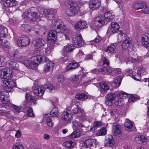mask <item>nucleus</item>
Returning <instances> with one entry per match:
<instances>
[{
	"mask_svg": "<svg viewBox=\"0 0 149 149\" xmlns=\"http://www.w3.org/2000/svg\"><path fill=\"white\" fill-rule=\"evenodd\" d=\"M1 82V85L6 88V91L7 92V93H8L16 85V83L11 80H3Z\"/></svg>",
	"mask_w": 149,
	"mask_h": 149,
	"instance_id": "1",
	"label": "nucleus"
},
{
	"mask_svg": "<svg viewBox=\"0 0 149 149\" xmlns=\"http://www.w3.org/2000/svg\"><path fill=\"white\" fill-rule=\"evenodd\" d=\"M72 42L75 47H80L81 46L84 45L85 43L81 36L79 35L73 36Z\"/></svg>",
	"mask_w": 149,
	"mask_h": 149,
	"instance_id": "2",
	"label": "nucleus"
},
{
	"mask_svg": "<svg viewBox=\"0 0 149 149\" xmlns=\"http://www.w3.org/2000/svg\"><path fill=\"white\" fill-rule=\"evenodd\" d=\"M30 43L29 37L27 36H22L20 37L17 41L19 46L24 47L28 45Z\"/></svg>",
	"mask_w": 149,
	"mask_h": 149,
	"instance_id": "3",
	"label": "nucleus"
},
{
	"mask_svg": "<svg viewBox=\"0 0 149 149\" xmlns=\"http://www.w3.org/2000/svg\"><path fill=\"white\" fill-rule=\"evenodd\" d=\"M22 17L27 18L30 20H36L38 18V15L35 12H30V10H26L22 15Z\"/></svg>",
	"mask_w": 149,
	"mask_h": 149,
	"instance_id": "4",
	"label": "nucleus"
},
{
	"mask_svg": "<svg viewBox=\"0 0 149 149\" xmlns=\"http://www.w3.org/2000/svg\"><path fill=\"white\" fill-rule=\"evenodd\" d=\"M45 43L44 40L41 38L36 39L33 41V44L35 48L38 50H40L42 49Z\"/></svg>",
	"mask_w": 149,
	"mask_h": 149,
	"instance_id": "5",
	"label": "nucleus"
},
{
	"mask_svg": "<svg viewBox=\"0 0 149 149\" xmlns=\"http://www.w3.org/2000/svg\"><path fill=\"white\" fill-rule=\"evenodd\" d=\"M61 119L64 121H69L73 118L72 114L70 110H67L63 111L60 116Z\"/></svg>",
	"mask_w": 149,
	"mask_h": 149,
	"instance_id": "6",
	"label": "nucleus"
},
{
	"mask_svg": "<svg viewBox=\"0 0 149 149\" xmlns=\"http://www.w3.org/2000/svg\"><path fill=\"white\" fill-rule=\"evenodd\" d=\"M45 17L49 20H52L56 13V10L55 9H45L43 12Z\"/></svg>",
	"mask_w": 149,
	"mask_h": 149,
	"instance_id": "7",
	"label": "nucleus"
},
{
	"mask_svg": "<svg viewBox=\"0 0 149 149\" xmlns=\"http://www.w3.org/2000/svg\"><path fill=\"white\" fill-rule=\"evenodd\" d=\"M104 16L100 15L97 17L95 19V24L98 26H102L107 24V22L105 19Z\"/></svg>",
	"mask_w": 149,
	"mask_h": 149,
	"instance_id": "8",
	"label": "nucleus"
},
{
	"mask_svg": "<svg viewBox=\"0 0 149 149\" xmlns=\"http://www.w3.org/2000/svg\"><path fill=\"white\" fill-rule=\"evenodd\" d=\"M78 107H76L72 109L74 115L75 117H80L82 119L84 118L85 117V114L84 111L81 109H78Z\"/></svg>",
	"mask_w": 149,
	"mask_h": 149,
	"instance_id": "9",
	"label": "nucleus"
},
{
	"mask_svg": "<svg viewBox=\"0 0 149 149\" xmlns=\"http://www.w3.org/2000/svg\"><path fill=\"white\" fill-rule=\"evenodd\" d=\"M3 75L0 76L1 78L3 79H9L12 76V70L8 68L4 69L3 70Z\"/></svg>",
	"mask_w": 149,
	"mask_h": 149,
	"instance_id": "10",
	"label": "nucleus"
},
{
	"mask_svg": "<svg viewBox=\"0 0 149 149\" xmlns=\"http://www.w3.org/2000/svg\"><path fill=\"white\" fill-rule=\"evenodd\" d=\"M33 91L34 94L37 95L41 96L42 95L44 92V88L38 85L34 86Z\"/></svg>",
	"mask_w": 149,
	"mask_h": 149,
	"instance_id": "11",
	"label": "nucleus"
},
{
	"mask_svg": "<svg viewBox=\"0 0 149 149\" xmlns=\"http://www.w3.org/2000/svg\"><path fill=\"white\" fill-rule=\"evenodd\" d=\"M9 94L7 93L4 92H0V99L3 104H7L9 102Z\"/></svg>",
	"mask_w": 149,
	"mask_h": 149,
	"instance_id": "12",
	"label": "nucleus"
},
{
	"mask_svg": "<svg viewBox=\"0 0 149 149\" xmlns=\"http://www.w3.org/2000/svg\"><path fill=\"white\" fill-rule=\"evenodd\" d=\"M90 8L93 10L98 9L101 5L100 1L98 0H92L90 1L89 3Z\"/></svg>",
	"mask_w": 149,
	"mask_h": 149,
	"instance_id": "13",
	"label": "nucleus"
},
{
	"mask_svg": "<svg viewBox=\"0 0 149 149\" xmlns=\"http://www.w3.org/2000/svg\"><path fill=\"white\" fill-rule=\"evenodd\" d=\"M114 142L112 136L111 135H108L106 137L104 141V145L105 146H113Z\"/></svg>",
	"mask_w": 149,
	"mask_h": 149,
	"instance_id": "14",
	"label": "nucleus"
},
{
	"mask_svg": "<svg viewBox=\"0 0 149 149\" xmlns=\"http://www.w3.org/2000/svg\"><path fill=\"white\" fill-rule=\"evenodd\" d=\"M56 32L50 31L47 37V42L49 43H54L56 40Z\"/></svg>",
	"mask_w": 149,
	"mask_h": 149,
	"instance_id": "15",
	"label": "nucleus"
},
{
	"mask_svg": "<svg viewBox=\"0 0 149 149\" xmlns=\"http://www.w3.org/2000/svg\"><path fill=\"white\" fill-rule=\"evenodd\" d=\"M54 64L52 61H47L45 63L44 71L46 72L51 71L53 69Z\"/></svg>",
	"mask_w": 149,
	"mask_h": 149,
	"instance_id": "16",
	"label": "nucleus"
},
{
	"mask_svg": "<svg viewBox=\"0 0 149 149\" xmlns=\"http://www.w3.org/2000/svg\"><path fill=\"white\" fill-rule=\"evenodd\" d=\"M112 133L113 135L119 137L121 135L120 126L118 124L113 125L112 126Z\"/></svg>",
	"mask_w": 149,
	"mask_h": 149,
	"instance_id": "17",
	"label": "nucleus"
},
{
	"mask_svg": "<svg viewBox=\"0 0 149 149\" xmlns=\"http://www.w3.org/2000/svg\"><path fill=\"white\" fill-rule=\"evenodd\" d=\"M24 63L27 68L32 69H36L38 65L35 61H32L29 60H25Z\"/></svg>",
	"mask_w": 149,
	"mask_h": 149,
	"instance_id": "18",
	"label": "nucleus"
},
{
	"mask_svg": "<svg viewBox=\"0 0 149 149\" xmlns=\"http://www.w3.org/2000/svg\"><path fill=\"white\" fill-rule=\"evenodd\" d=\"M124 127L127 131L133 130V122L128 119H127L124 124Z\"/></svg>",
	"mask_w": 149,
	"mask_h": 149,
	"instance_id": "19",
	"label": "nucleus"
},
{
	"mask_svg": "<svg viewBox=\"0 0 149 149\" xmlns=\"http://www.w3.org/2000/svg\"><path fill=\"white\" fill-rule=\"evenodd\" d=\"M104 16L107 22L112 21L115 17L114 15L112 13V11H110L106 12L104 13Z\"/></svg>",
	"mask_w": 149,
	"mask_h": 149,
	"instance_id": "20",
	"label": "nucleus"
},
{
	"mask_svg": "<svg viewBox=\"0 0 149 149\" xmlns=\"http://www.w3.org/2000/svg\"><path fill=\"white\" fill-rule=\"evenodd\" d=\"M96 142L95 139L90 137L86 140L84 143V146L87 148L92 146L94 144H95Z\"/></svg>",
	"mask_w": 149,
	"mask_h": 149,
	"instance_id": "21",
	"label": "nucleus"
},
{
	"mask_svg": "<svg viewBox=\"0 0 149 149\" xmlns=\"http://www.w3.org/2000/svg\"><path fill=\"white\" fill-rule=\"evenodd\" d=\"M27 104L25 102L22 106L24 109L27 111L26 114L27 116L29 117H33L34 115L33 113V111L31 107H28L27 106Z\"/></svg>",
	"mask_w": 149,
	"mask_h": 149,
	"instance_id": "22",
	"label": "nucleus"
},
{
	"mask_svg": "<svg viewBox=\"0 0 149 149\" xmlns=\"http://www.w3.org/2000/svg\"><path fill=\"white\" fill-rule=\"evenodd\" d=\"M86 22L82 21L77 23L74 26V28L76 30H80L83 29L85 28L86 27Z\"/></svg>",
	"mask_w": 149,
	"mask_h": 149,
	"instance_id": "23",
	"label": "nucleus"
},
{
	"mask_svg": "<svg viewBox=\"0 0 149 149\" xmlns=\"http://www.w3.org/2000/svg\"><path fill=\"white\" fill-rule=\"evenodd\" d=\"M132 40L131 38H127L125 40L121 41L122 42V47L123 49H128L130 47V43Z\"/></svg>",
	"mask_w": 149,
	"mask_h": 149,
	"instance_id": "24",
	"label": "nucleus"
},
{
	"mask_svg": "<svg viewBox=\"0 0 149 149\" xmlns=\"http://www.w3.org/2000/svg\"><path fill=\"white\" fill-rule=\"evenodd\" d=\"M141 43L145 47L149 48V37L148 35H144L142 36Z\"/></svg>",
	"mask_w": 149,
	"mask_h": 149,
	"instance_id": "25",
	"label": "nucleus"
},
{
	"mask_svg": "<svg viewBox=\"0 0 149 149\" xmlns=\"http://www.w3.org/2000/svg\"><path fill=\"white\" fill-rule=\"evenodd\" d=\"M6 7L15 6L18 4V3L15 0H7L3 3Z\"/></svg>",
	"mask_w": 149,
	"mask_h": 149,
	"instance_id": "26",
	"label": "nucleus"
},
{
	"mask_svg": "<svg viewBox=\"0 0 149 149\" xmlns=\"http://www.w3.org/2000/svg\"><path fill=\"white\" fill-rule=\"evenodd\" d=\"M116 46V44L113 43L108 47L106 51L107 52L108 55L110 56L114 53Z\"/></svg>",
	"mask_w": 149,
	"mask_h": 149,
	"instance_id": "27",
	"label": "nucleus"
},
{
	"mask_svg": "<svg viewBox=\"0 0 149 149\" xmlns=\"http://www.w3.org/2000/svg\"><path fill=\"white\" fill-rule=\"evenodd\" d=\"M111 24V27L110 29L112 33H117L120 28L119 25L117 23L113 22H112Z\"/></svg>",
	"mask_w": 149,
	"mask_h": 149,
	"instance_id": "28",
	"label": "nucleus"
},
{
	"mask_svg": "<svg viewBox=\"0 0 149 149\" xmlns=\"http://www.w3.org/2000/svg\"><path fill=\"white\" fill-rule=\"evenodd\" d=\"M25 97L26 100L27 102H31V104L34 105L35 104L36 101V99L29 93H26Z\"/></svg>",
	"mask_w": 149,
	"mask_h": 149,
	"instance_id": "29",
	"label": "nucleus"
},
{
	"mask_svg": "<svg viewBox=\"0 0 149 149\" xmlns=\"http://www.w3.org/2000/svg\"><path fill=\"white\" fill-rule=\"evenodd\" d=\"M78 66V63L75 62H73L68 65L65 69L66 71H69L74 70Z\"/></svg>",
	"mask_w": 149,
	"mask_h": 149,
	"instance_id": "30",
	"label": "nucleus"
},
{
	"mask_svg": "<svg viewBox=\"0 0 149 149\" xmlns=\"http://www.w3.org/2000/svg\"><path fill=\"white\" fill-rule=\"evenodd\" d=\"M100 91L101 92L104 93L107 91L109 89L107 84L104 82H102L100 84Z\"/></svg>",
	"mask_w": 149,
	"mask_h": 149,
	"instance_id": "31",
	"label": "nucleus"
},
{
	"mask_svg": "<svg viewBox=\"0 0 149 149\" xmlns=\"http://www.w3.org/2000/svg\"><path fill=\"white\" fill-rule=\"evenodd\" d=\"M34 61L38 65L41 63L42 61H45V57L42 55L38 54L34 58Z\"/></svg>",
	"mask_w": 149,
	"mask_h": 149,
	"instance_id": "32",
	"label": "nucleus"
},
{
	"mask_svg": "<svg viewBox=\"0 0 149 149\" xmlns=\"http://www.w3.org/2000/svg\"><path fill=\"white\" fill-rule=\"evenodd\" d=\"M72 127L74 130H76L77 128H80L83 127L86 129V127L80 122L76 120H74L72 122Z\"/></svg>",
	"mask_w": 149,
	"mask_h": 149,
	"instance_id": "33",
	"label": "nucleus"
},
{
	"mask_svg": "<svg viewBox=\"0 0 149 149\" xmlns=\"http://www.w3.org/2000/svg\"><path fill=\"white\" fill-rule=\"evenodd\" d=\"M75 97L76 99L81 101L85 100L88 98L87 96L82 93L76 94Z\"/></svg>",
	"mask_w": 149,
	"mask_h": 149,
	"instance_id": "34",
	"label": "nucleus"
},
{
	"mask_svg": "<svg viewBox=\"0 0 149 149\" xmlns=\"http://www.w3.org/2000/svg\"><path fill=\"white\" fill-rule=\"evenodd\" d=\"M20 29L23 31L26 32H30L31 31V27L29 25L26 24H22L21 27Z\"/></svg>",
	"mask_w": 149,
	"mask_h": 149,
	"instance_id": "35",
	"label": "nucleus"
},
{
	"mask_svg": "<svg viewBox=\"0 0 149 149\" xmlns=\"http://www.w3.org/2000/svg\"><path fill=\"white\" fill-rule=\"evenodd\" d=\"M81 134V131L79 130H77L73 132L69 136L71 139L75 138L80 136Z\"/></svg>",
	"mask_w": 149,
	"mask_h": 149,
	"instance_id": "36",
	"label": "nucleus"
},
{
	"mask_svg": "<svg viewBox=\"0 0 149 149\" xmlns=\"http://www.w3.org/2000/svg\"><path fill=\"white\" fill-rule=\"evenodd\" d=\"M127 38H130V37H127L122 31H119V33L118 36V40L119 42H121L122 41L125 40V39Z\"/></svg>",
	"mask_w": 149,
	"mask_h": 149,
	"instance_id": "37",
	"label": "nucleus"
},
{
	"mask_svg": "<svg viewBox=\"0 0 149 149\" xmlns=\"http://www.w3.org/2000/svg\"><path fill=\"white\" fill-rule=\"evenodd\" d=\"M9 64L10 67L14 70H17L19 68L18 65L16 62H15L13 59L10 60Z\"/></svg>",
	"mask_w": 149,
	"mask_h": 149,
	"instance_id": "38",
	"label": "nucleus"
},
{
	"mask_svg": "<svg viewBox=\"0 0 149 149\" xmlns=\"http://www.w3.org/2000/svg\"><path fill=\"white\" fill-rule=\"evenodd\" d=\"M99 71L101 72L106 71L108 74H110L112 72L113 70L109 65L108 66H104L103 68L99 69Z\"/></svg>",
	"mask_w": 149,
	"mask_h": 149,
	"instance_id": "39",
	"label": "nucleus"
},
{
	"mask_svg": "<svg viewBox=\"0 0 149 149\" xmlns=\"http://www.w3.org/2000/svg\"><path fill=\"white\" fill-rule=\"evenodd\" d=\"M69 8L72 10L73 12L76 14L77 12L78 7L77 4L76 3H71L70 5Z\"/></svg>",
	"mask_w": 149,
	"mask_h": 149,
	"instance_id": "40",
	"label": "nucleus"
},
{
	"mask_svg": "<svg viewBox=\"0 0 149 149\" xmlns=\"http://www.w3.org/2000/svg\"><path fill=\"white\" fill-rule=\"evenodd\" d=\"M75 47L74 45L68 44L64 47L63 49L66 52H71L74 49Z\"/></svg>",
	"mask_w": 149,
	"mask_h": 149,
	"instance_id": "41",
	"label": "nucleus"
},
{
	"mask_svg": "<svg viewBox=\"0 0 149 149\" xmlns=\"http://www.w3.org/2000/svg\"><path fill=\"white\" fill-rule=\"evenodd\" d=\"M121 79L119 78H116L114 79L113 82L112 84V86L114 88H116L119 86L121 84Z\"/></svg>",
	"mask_w": 149,
	"mask_h": 149,
	"instance_id": "42",
	"label": "nucleus"
},
{
	"mask_svg": "<svg viewBox=\"0 0 149 149\" xmlns=\"http://www.w3.org/2000/svg\"><path fill=\"white\" fill-rule=\"evenodd\" d=\"M7 32V29L2 25H0V36L4 37L6 35V33Z\"/></svg>",
	"mask_w": 149,
	"mask_h": 149,
	"instance_id": "43",
	"label": "nucleus"
},
{
	"mask_svg": "<svg viewBox=\"0 0 149 149\" xmlns=\"http://www.w3.org/2000/svg\"><path fill=\"white\" fill-rule=\"evenodd\" d=\"M129 95L127 93H125L124 92H121L119 93L118 95V99H120L123 100L125 99L126 97L129 96Z\"/></svg>",
	"mask_w": 149,
	"mask_h": 149,
	"instance_id": "44",
	"label": "nucleus"
},
{
	"mask_svg": "<svg viewBox=\"0 0 149 149\" xmlns=\"http://www.w3.org/2000/svg\"><path fill=\"white\" fill-rule=\"evenodd\" d=\"M129 98L128 101L130 102H133L139 99V97L136 95H129Z\"/></svg>",
	"mask_w": 149,
	"mask_h": 149,
	"instance_id": "45",
	"label": "nucleus"
},
{
	"mask_svg": "<svg viewBox=\"0 0 149 149\" xmlns=\"http://www.w3.org/2000/svg\"><path fill=\"white\" fill-rule=\"evenodd\" d=\"M55 25L57 26L58 29H60V31L62 32V29L63 26V22L61 20H58L55 22Z\"/></svg>",
	"mask_w": 149,
	"mask_h": 149,
	"instance_id": "46",
	"label": "nucleus"
},
{
	"mask_svg": "<svg viewBox=\"0 0 149 149\" xmlns=\"http://www.w3.org/2000/svg\"><path fill=\"white\" fill-rule=\"evenodd\" d=\"M45 88L48 89L50 91H54L55 88L53 86L52 84L50 83H47L45 86Z\"/></svg>",
	"mask_w": 149,
	"mask_h": 149,
	"instance_id": "47",
	"label": "nucleus"
},
{
	"mask_svg": "<svg viewBox=\"0 0 149 149\" xmlns=\"http://www.w3.org/2000/svg\"><path fill=\"white\" fill-rule=\"evenodd\" d=\"M107 133V130L106 128L102 127L100 131L97 133L96 135L97 136H103L105 135Z\"/></svg>",
	"mask_w": 149,
	"mask_h": 149,
	"instance_id": "48",
	"label": "nucleus"
},
{
	"mask_svg": "<svg viewBox=\"0 0 149 149\" xmlns=\"http://www.w3.org/2000/svg\"><path fill=\"white\" fill-rule=\"evenodd\" d=\"M73 142L71 141H68L63 143V145L65 147L72 148H73Z\"/></svg>",
	"mask_w": 149,
	"mask_h": 149,
	"instance_id": "49",
	"label": "nucleus"
},
{
	"mask_svg": "<svg viewBox=\"0 0 149 149\" xmlns=\"http://www.w3.org/2000/svg\"><path fill=\"white\" fill-rule=\"evenodd\" d=\"M134 8L136 10H139L144 7L143 4L141 3H136L134 4Z\"/></svg>",
	"mask_w": 149,
	"mask_h": 149,
	"instance_id": "50",
	"label": "nucleus"
},
{
	"mask_svg": "<svg viewBox=\"0 0 149 149\" xmlns=\"http://www.w3.org/2000/svg\"><path fill=\"white\" fill-rule=\"evenodd\" d=\"M54 47L52 45H49L45 48V53L47 54L50 53L52 51Z\"/></svg>",
	"mask_w": 149,
	"mask_h": 149,
	"instance_id": "51",
	"label": "nucleus"
},
{
	"mask_svg": "<svg viewBox=\"0 0 149 149\" xmlns=\"http://www.w3.org/2000/svg\"><path fill=\"white\" fill-rule=\"evenodd\" d=\"M114 104L116 105L121 106L124 104V102L123 100L120 99H118L117 100L115 101Z\"/></svg>",
	"mask_w": 149,
	"mask_h": 149,
	"instance_id": "52",
	"label": "nucleus"
},
{
	"mask_svg": "<svg viewBox=\"0 0 149 149\" xmlns=\"http://www.w3.org/2000/svg\"><path fill=\"white\" fill-rule=\"evenodd\" d=\"M107 99L113 101L115 98V95L113 94L110 93L107 94L106 96Z\"/></svg>",
	"mask_w": 149,
	"mask_h": 149,
	"instance_id": "53",
	"label": "nucleus"
},
{
	"mask_svg": "<svg viewBox=\"0 0 149 149\" xmlns=\"http://www.w3.org/2000/svg\"><path fill=\"white\" fill-rule=\"evenodd\" d=\"M58 113V109L56 107L54 108L50 111V114L52 116H54L57 115Z\"/></svg>",
	"mask_w": 149,
	"mask_h": 149,
	"instance_id": "54",
	"label": "nucleus"
},
{
	"mask_svg": "<svg viewBox=\"0 0 149 149\" xmlns=\"http://www.w3.org/2000/svg\"><path fill=\"white\" fill-rule=\"evenodd\" d=\"M66 13L69 16H74L76 14L73 12L72 10L68 8L66 9Z\"/></svg>",
	"mask_w": 149,
	"mask_h": 149,
	"instance_id": "55",
	"label": "nucleus"
},
{
	"mask_svg": "<svg viewBox=\"0 0 149 149\" xmlns=\"http://www.w3.org/2000/svg\"><path fill=\"white\" fill-rule=\"evenodd\" d=\"M132 77L135 80L137 81H140L141 79V75L139 74V72H137L136 75H132Z\"/></svg>",
	"mask_w": 149,
	"mask_h": 149,
	"instance_id": "56",
	"label": "nucleus"
},
{
	"mask_svg": "<svg viewBox=\"0 0 149 149\" xmlns=\"http://www.w3.org/2000/svg\"><path fill=\"white\" fill-rule=\"evenodd\" d=\"M70 30L67 29H65L63 31V33H64L65 36L66 40H68L69 39V36L67 34H68L70 33Z\"/></svg>",
	"mask_w": 149,
	"mask_h": 149,
	"instance_id": "57",
	"label": "nucleus"
},
{
	"mask_svg": "<svg viewBox=\"0 0 149 149\" xmlns=\"http://www.w3.org/2000/svg\"><path fill=\"white\" fill-rule=\"evenodd\" d=\"M13 149H24V147L22 144L19 145L14 144L13 146Z\"/></svg>",
	"mask_w": 149,
	"mask_h": 149,
	"instance_id": "58",
	"label": "nucleus"
},
{
	"mask_svg": "<svg viewBox=\"0 0 149 149\" xmlns=\"http://www.w3.org/2000/svg\"><path fill=\"white\" fill-rule=\"evenodd\" d=\"M9 43L7 40H2L1 41V46L2 47H7L9 46Z\"/></svg>",
	"mask_w": 149,
	"mask_h": 149,
	"instance_id": "59",
	"label": "nucleus"
},
{
	"mask_svg": "<svg viewBox=\"0 0 149 149\" xmlns=\"http://www.w3.org/2000/svg\"><path fill=\"white\" fill-rule=\"evenodd\" d=\"M47 125L49 127H52L53 126V123L50 118H48L47 119Z\"/></svg>",
	"mask_w": 149,
	"mask_h": 149,
	"instance_id": "60",
	"label": "nucleus"
},
{
	"mask_svg": "<svg viewBox=\"0 0 149 149\" xmlns=\"http://www.w3.org/2000/svg\"><path fill=\"white\" fill-rule=\"evenodd\" d=\"M102 123L100 121H96L94 122L93 124L94 127L96 128L97 127H100L102 125Z\"/></svg>",
	"mask_w": 149,
	"mask_h": 149,
	"instance_id": "61",
	"label": "nucleus"
},
{
	"mask_svg": "<svg viewBox=\"0 0 149 149\" xmlns=\"http://www.w3.org/2000/svg\"><path fill=\"white\" fill-rule=\"evenodd\" d=\"M103 65L106 66H108L109 65V60L106 57L104 58L103 62Z\"/></svg>",
	"mask_w": 149,
	"mask_h": 149,
	"instance_id": "62",
	"label": "nucleus"
},
{
	"mask_svg": "<svg viewBox=\"0 0 149 149\" xmlns=\"http://www.w3.org/2000/svg\"><path fill=\"white\" fill-rule=\"evenodd\" d=\"M12 107L16 112L18 113H19L20 112L21 108L19 106L14 104L12 105Z\"/></svg>",
	"mask_w": 149,
	"mask_h": 149,
	"instance_id": "63",
	"label": "nucleus"
},
{
	"mask_svg": "<svg viewBox=\"0 0 149 149\" xmlns=\"http://www.w3.org/2000/svg\"><path fill=\"white\" fill-rule=\"evenodd\" d=\"M1 65H5L7 63V61L6 58L3 57L1 58Z\"/></svg>",
	"mask_w": 149,
	"mask_h": 149,
	"instance_id": "64",
	"label": "nucleus"
}]
</instances>
